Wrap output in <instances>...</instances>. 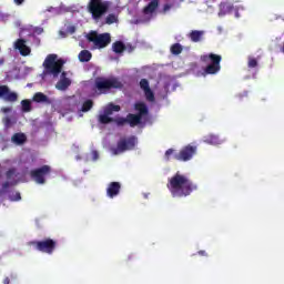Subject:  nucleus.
<instances>
[{
    "instance_id": "1",
    "label": "nucleus",
    "mask_w": 284,
    "mask_h": 284,
    "mask_svg": "<svg viewBox=\"0 0 284 284\" xmlns=\"http://www.w3.org/2000/svg\"><path fill=\"white\" fill-rule=\"evenodd\" d=\"M168 189L170 190L172 196L183 197L190 196L194 191L197 190L196 184H194L187 176L178 172L174 174L168 183Z\"/></svg>"
},
{
    "instance_id": "2",
    "label": "nucleus",
    "mask_w": 284,
    "mask_h": 284,
    "mask_svg": "<svg viewBox=\"0 0 284 284\" xmlns=\"http://www.w3.org/2000/svg\"><path fill=\"white\" fill-rule=\"evenodd\" d=\"M65 60L59 59V57L54 53L48 54L43 61V68L47 74H51L57 79L59 74H61V70H63V64Z\"/></svg>"
},
{
    "instance_id": "3",
    "label": "nucleus",
    "mask_w": 284,
    "mask_h": 284,
    "mask_svg": "<svg viewBox=\"0 0 284 284\" xmlns=\"http://www.w3.org/2000/svg\"><path fill=\"white\" fill-rule=\"evenodd\" d=\"M95 88L101 94H105L109 90H123V81L118 77L97 78Z\"/></svg>"
},
{
    "instance_id": "4",
    "label": "nucleus",
    "mask_w": 284,
    "mask_h": 284,
    "mask_svg": "<svg viewBox=\"0 0 284 284\" xmlns=\"http://www.w3.org/2000/svg\"><path fill=\"white\" fill-rule=\"evenodd\" d=\"M87 8L92 19H94V21H99L101 17L108 14V10H110V1L89 0Z\"/></svg>"
},
{
    "instance_id": "5",
    "label": "nucleus",
    "mask_w": 284,
    "mask_h": 284,
    "mask_svg": "<svg viewBox=\"0 0 284 284\" xmlns=\"http://www.w3.org/2000/svg\"><path fill=\"white\" fill-rule=\"evenodd\" d=\"M201 61H203V63H210L204 69V75L221 72V61H223V57L215 53H209L202 55Z\"/></svg>"
},
{
    "instance_id": "6",
    "label": "nucleus",
    "mask_w": 284,
    "mask_h": 284,
    "mask_svg": "<svg viewBox=\"0 0 284 284\" xmlns=\"http://www.w3.org/2000/svg\"><path fill=\"white\" fill-rule=\"evenodd\" d=\"M30 247H34L38 252H42V254H54V250H57V240L47 237L41 241H30L28 242Z\"/></svg>"
},
{
    "instance_id": "7",
    "label": "nucleus",
    "mask_w": 284,
    "mask_h": 284,
    "mask_svg": "<svg viewBox=\"0 0 284 284\" xmlns=\"http://www.w3.org/2000/svg\"><path fill=\"white\" fill-rule=\"evenodd\" d=\"M88 41L93 43L95 48L102 50L103 48H108L109 43H112V36L110 33H98L97 31H91L87 36Z\"/></svg>"
},
{
    "instance_id": "8",
    "label": "nucleus",
    "mask_w": 284,
    "mask_h": 284,
    "mask_svg": "<svg viewBox=\"0 0 284 284\" xmlns=\"http://www.w3.org/2000/svg\"><path fill=\"white\" fill-rule=\"evenodd\" d=\"M51 172L52 168L48 164H44L41 168L31 170L30 178L32 179V181H36L38 185H44L45 176H49Z\"/></svg>"
},
{
    "instance_id": "9",
    "label": "nucleus",
    "mask_w": 284,
    "mask_h": 284,
    "mask_svg": "<svg viewBox=\"0 0 284 284\" xmlns=\"http://www.w3.org/2000/svg\"><path fill=\"white\" fill-rule=\"evenodd\" d=\"M136 138H122L116 143V148L112 149L113 154H123V152H128L129 150H134L136 148Z\"/></svg>"
},
{
    "instance_id": "10",
    "label": "nucleus",
    "mask_w": 284,
    "mask_h": 284,
    "mask_svg": "<svg viewBox=\"0 0 284 284\" xmlns=\"http://www.w3.org/2000/svg\"><path fill=\"white\" fill-rule=\"evenodd\" d=\"M196 146L189 144L182 148L179 153H175L173 155V159H175V161H182L184 163L187 161H192V159H194L196 154Z\"/></svg>"
},
{
    "instance_id": "11",
    "label": "nucleus",
    "mask_w": 284,
    "mask_h": 284,
    "mask_svg": "<svg viewBox=\"0 0 284 284\" xmlns=\"http://www.w3.org/2000/svg\"><path fill=\"white\" fill-rule=\"evenodd\" d=\"M141 119H143L142 115L129 113L126 118H118L115 119V123L119 126L125 125L128 123L130 128H136L141 123Z\"/></svg>"
},
{
    "instance_id": "12",
    "label": "nucleus",
    "mask_w": 284,
    "mask_h": 284,
    "mask_svg": "<svg viewBox=\"0 0 284 284\" xmlns=\"http://www.w3.org/2000/svg\"><path fill=\"white\" fill-rule=\"evenodd\" d=\"M1 97L4 101H9L10 103H14L19 99L17 93L10 92V88H8V85H0V98Z\"/></svg>"
},
{
    "instance_id": "13",
    "label": "nucleus",
    "mask_w": 284,
    "mask_h": 284,
    "mask_svg": "<svg viewBox=\"0 0 284 284\" xmlns=\"http://www.w3.org/2000/svg\"><path fill=\"white\" fill-rule=\"evenodd\" d=\"M70 85H72V80H70V78H68V73L65 71H63L61 73L60 80L55 84V88H57V90L65 92V90H68L70 88Z\"/></svg>"
},
{
    "instance_id": "14",
    "label": "nucleus",
    "mask_w": 284,
    "mask_h": 284,
    "mask_svg": "<svg viewBox=\"0 0 284 284\" xmlns=\"http://www.w3.org/2000/svg\"><path fill=\"white\" fill-rule=\"evenodd\" d=\"M26 43H28V41L24 39H18L14 42L16 50H19V52L22 57H28L31 52L30 47H28Z\"/></svg>"
},
{
    "instance_id": "15",
    "label": "nucleus",
    "mask_w": 284,
    "mask_h": 284,
    "mask_svg": "<svg viewBox=\"0 0 284 284\" xmlns=\"http://www.w3.org/2000/svg\"><path fill=\"white\" fill-rule=\"evenodd\" d=\"M143 92H144V97H145L146 101H149V103H156V98L154 97V91H152V89H150V82L148 81V79H143Z\"/></svg>"
},
{
    "instance_id": "16",
    "label": "nucleus",
    "mask_w": 284,
    "mask_h": 284,
    "mask_svg": "<svg viewBox=\"0 0 284 284\" xmlns=\"http://www.w3.org/2000/svg\"><path fill=\"white\" fill-rule=\"evenodd\" d=\"M121 192V183L119 182H111L106 189V195L109 199H114V196H119Z\"/></svg>"
},
{
    "instance_id": "17",
    "label": "nucleus",
    "mask_w": 284,
    "mask_h": 284,
    "mask_svg": "<svg viewBox=\"0 0 284 284\" xmlns=\"http://www.w3.org/2000/svg\"><path fill=\"white\" fill-rule=\"evenodd\" d=\"M154 123V116L150 114L148 104H143V125H152Z\"/></svg>"
},
{
    "instance_id": "18",
    "label": "nucleus",
    "mask_w": 284,
    "mask_h": 284,
    "mask_svg": "<svg viewBox=\"0 0 284 284\" xmlns=\"http://www.w3.org/2000/svg\"><path fill=\"white\" fill-rule=\"evenodd\" d=\"M159 8V0H151V3H149L146 7L143 9V14L144 17L146 14H153L156 12Z\"/></svg>"
},
{
    "instance_id": "19",
    "label": "nucleus",
    "mask_w": 284,
    "mask_h": 284,
    "mask_svg": "<svg viewBox=\"0 0 284 284\" xmlns=\"http://www.w3.org/2000/svg\"><path fill=\"white\" fill-rule=\"evenodd\" d=\"M112 50L115 52V54H123L128 50V47L125 43H123V41H115L112 44Z\"/></svg>"
},
{
    "instance_id": "20",
    "label": "nucleus",
    "mask_w": 284,
    "mask_h": 284,
    "mask_svg": "<svg viewBox=\"0 0 284 284\" xmlns=\"http://www.w3.org/2000/svg\"><path fill=\"white\" fill-rule=\"evenodd\" d=\"M11 141L16 145H23L28 141V138L23 133H16L12 135Z\"/></svg>"
},
{
    "instance_id": "21",
    "label": "nucleus",
    "mask_w": 284,
    "mask_h": 284,
    "mask_svg": "<svg viewBox=\"0 0 284 284\" xmlns=\"http://www.w3.org/2000/svg\"><path fill=\"white\" fill-rule=\"evenodd\" d=\"M33 101L36 103H51L50 98L42 92L34 93Z\"/></svg>"
},
{
    "instance_id": "22",
    "label": "nucleus",
    "mask_w": 284,
    "mask_h": 284,
    "mask_svg": "<svg viewBox=\"0 0 284 284\" xmlns=\"http://www.w3.org/2000/svg\"><path fill=\"white\" fill-rule=\"evenodd\" d=\"M203 31L193 30L190 32L189 39H191L193 43H199V41H201V39L203 38Z\"/></svg>"
},
{
    "instance_id": "23",
    "label": "nucleus",
    "mask_w": 284,
    "mask_h": 284,
    "mask_svg": "<svg viewBox=\"0 0 284 284\" xmlns=\"http://www.w3.org/2000/svg\"><path fill=\"white\" fill-rule=\"evenodd\" d=\"M92 59V52H90L89 50H82L79 53V61H81V63H88V61H90Z\"/></svg>"
},
{
    "instance_id": "24",
    "label": "nucleus",
    "mask_w": 284,
    "mask_h": 284,
    "mask_svg": "<svg viewBox=\"0 0 284 284\" xmlns=\"http://www.w3.org/2000/svg\"><path fill=\"white\" fill-rule=\"evenodd\" d=\"M204 143H207L209 145H219L221 143V140H219V136L210 134L204 136Z\"/></svg>"
},
{
    "instance_id": "25",
    "label": "nucleus",
    "mask_w": 284,
    "mask_h": 284,
    "mask_svg": "<svg viewBox=\"0 0 284 284\" xmlns=\"http://www.w3.org/2000/svg\"><path fill=\"white\" fill-rule=\"evenodd\" d=\"M99 121L103 124V125H108V123H116V120H114V118H110L109 115L101 114L99 116Z\"/></svg>"
},
{
    "instance_id": "26",
    "label": "nucleus",
    "mask_w": 284,
    "mask_h": 284,
    "mask_svg": "<svg viewBox=\"0 0 284 284\" xmlns=\"http://www.w3.org/2000/svg\"><path fill=\"white\" fill-rule=\"evenodd\" d=\"M183 52V45L181 43H174L171 45V53H173L175 57H179Z\"/></svg>"
},
{
    "instance_id": "27",
    "label": "nucleus",
    "mask_w": 284,
    "mask_h": 284,
    "mask_svg": "<svg viewBox=\"0 0 284 284\" xmlns=\"http://www.w3.org/2000/svg\"><path fill=\"white\" fill-rule=\"evenodd\" d=\"M118 22H119V18L114 13H110L109 16H106L104 21L106 26H112V23H118Z\"/></svg>"
},
{
    "instance_id": "28",
    "label": "nucleus",
    "mask_w": 284,
    "mask_h": 284,
    "mask_svg": "<svg viewBox=\"0 0 284 284\" xmlns=\"http://www.w3.org/2000/svg\"><path fill=\"white\" fill-rule=\"evenodd\" d=\"M22 112H32V102L30 100H22Z\"/></svg>"
},
{
    "instance_id": "29",
    "label": "nucleus",
    "mask_w": 284,
    "mask_h": 284,
    "mask_svg": "<svg viewBox=\"0 0 284 284\" xmlns=\"http://www.w3.org/2000/svg\"><path fill=\"white\" fill-rule=\"evenodd\" d=\"M230 10H232V4H230L229 2L220 3V12L222 14H226V12H230Z\"/></svg>"
},
{
    "instance_id": "30",
    "label": "nucleus",
    "mask_w": 284,
    "mask_h": 284,
    "mask_svg": "<svg viewBox=\"0 0 284 284\" xmlns=\"http://www.w3.org/2000/svg\"><path fill=\"white\" fill-rule=\"evenodd\" d=\"M94 105V102L92 100H87L82 104V112H90Z\"/></svg>"
},
{
    "instance_id": "31",
    "label": "nucleus",
    "mask_w": 284,
    "mask_h": 284,
    "mask_svg": "<svg viewBox=\"0 0 284 284\" xmlns=\"http://www.w3.org/2000/svg\"><path fill=\"white\" fill-rule=\"evenodd\" d=\"M247 65L248 68H257L258 61L256 60V58L250 57Z\"/></svg>"
},
{
    "instance_id": "32",
    "label": "nucleus",
    "mask_w": 284,
    "mask_h": 284,
    "mask_svg": "<svg viewBox=\"0 0 284 284\" xmlns=\"http://www.w3.org/2000/svg\"><path fill=\"white\" fill-rule=\"evenodd\" d=\"M134 108L139 112L138 115L143 116V102L135 103Z\"/></svg>"
},
{
    "instance_id": "33",
    "label": "nucleus",
    "mask_w": 284,
    "mask_h": 284,
    "mask_svg": "<svg viewBox=\"0 0 284 284\" xmlns=\"http://www.w3.org/2000/svg\"><path fill=\"white\" fill-rule=\"evenodd\" d=\"M14 174H17V169H9L6 172V178L8 179V181H10L12 179V176H14Z\"/></svg>"
},
{
    "instance_id": "34",
    "label": "nucleus",
    "mask_w": 284,
    "mask_h": 284,
    "mask_svg": "<svg viewBox=\"0 0 284 284\" xmlns=\"http://www.w3.org/2000/svg\"><path fill=\"white\" fill-rule=\"evenodd\" d=\"M174 154V149H168L164 153L165 161H170V158Z\"/></svg>"
},
{
    "instance_id": "35",
    "label": "nucleus",
    "mask_w": 284,
    "mask_h": 284,
    "mask_svg": "<svg viewBox=\"0 0 284 284\" xmlns=\"http://www.w3.org/2000/svg\"><path fill=\"white\" fill-rule=\"evenodd\" d=\"M109 106H111L112 112H121V106L119 104L110 103Z\"/></svg>"
},
{
    "instance_id": "36",
    "label": "nucleus",
    "mask_w": 284,
    "mask_h": 284,
    "mask_svg": "<svg viewBox=\"0 0 284 284\" xmlns=\"http://www.w3.org/2000/svg\"><path fill=\"white\" fill-rule=\"evenodd\" d=\"M29 37L33 38V41L37 45H40L41 43V39L37 38V36L34 33H30Z\"/></svg>"
},
{
    "instance_id": "37",
    "label": "nucleus",
    "mask_w": 284,
    "mask_h": 284,
    "mask_svg": "<svg viewBox=\"0 0 284 284\" xmlns=\"http://www.w3.org/2000/svg\"><path fill=\"white\" fill-rule=\"evenodd\" d=\"M104 114H106V116H111V114H113V111L111 109L110 105H108L105 109H104Z\"/></svg>"
},
{
    "instance_id": "38",
    "label": "nucleus",
    "mask_w": 284,
    "mask_h": 284,
    "mask_svg": "<svg viewBox=\"0 0 284 284\" xmlns=\"http://www.w3.org/2000/svg\"><path fill=\"white\" fill-rule=\"evenodd\" d=\"M33 32H34L36 34H43V28L37 27V28L33 29Z\"/></svg>"
},
{
    "instance_id": "39",
    "label": "nucleus",
    "mask_w": 284,
    "mask_h": 284,
    "mask_svg": "<svg viewBox=\"0 0 284 284\" xmlns=\"http://www.w3.org/2000/svg\"><path fill=\"white\" fill-rule=\"evenodd\" d=\"M91 154H92L93 161H99V151H92Z\"/></svg>"
},
{
    "instance_id": "40",
    "label": "nucleus",
    "mask_w": 284,
    "mask_h": 284,
    "mask_svg": "<svg viewBox=\"0 0 284 284\" xmlns=\"http://www.w3.org/2000/svg\"><path fill=\"white\" fill-rule=\"evenodd\" d=\"M171 9H172L171 4H164L163 9H162V12L165 14V12H169V10H171Z\"/></svg>"
},
{
    "instance_id": "41",
    "label": "nucleus",
    "mask_w": 284,
    "mask_h": 284,
    "mask_svg": "<svg viewBox=\"0 0 284 284\" xmlns=\"http://www.w3.org/2000/svg\"><path fill=\"white\" fill-rule=\"evenodd\" d=\"M11 201H21V193L17 192L13 197H11Z\"/></svg>"
},
{
    "instance_id": "42",
    "label": "nucleus",
    "mask_w": 284,
    "mask_h": 284,
    "mask_svg": "<svg viewBox=\"0 0 284 284\" xmlns=\"http://www.w3.org/2000/svg\"><path fill=\"white\" fill-rule=\"evenodd\" d=\"M68 32H70V34H74L77 32V28L74 26H71L68 28Z\"/></svg>"
},
{
    "instance_id": "43",
    "label": "nucleus",
    "mask_w": 284,
    "mask_h": 284,
    "mask_svg": "<svg viewBox=\"0 0 284 284\" xmlns=\"http://www.w3.org/2000/svg\"><path fill=\"white\" fill-rule=\"evenodd\" d=\"M12 123V120H10V118H6L4 119V125L6 128H10V124Z\"/></svg>"
},
{
    "instance_id": "44",
    "label": "nucleus",
    "mask_w": 284,
    "mask_h": 284,
    "mask_svg": "<svg viewBox=\"0 0 284 284\" xmlns=\"http://www.w3.org/2000/svg\"><path fill=\"white\" fill-rule=\"evenodd\" d=\"M24 2L26 0H13V3H16V6H23Z\"/></svg>"
},
{
    "instance_id": "45",
    "label": "nucleus",
    "mask_w": 284,
    "mask_h": 284,
    "mask_svg": "<svg viewBox=\"0 0 284 284\" xmlns=\"http://www.w3.org/2000/svg\"><path fill=\"white\" fill-rule=\"evenodd\" d=\"M8 187H10V182H4L2 184V190H8Z\"/></svg>"
},
{
    "instance_id": "46",
    "label": "nucleus",
    "mask_w": 284,
    "mask_h": 284,
    "mask_svg": "<svg viewBox=\"0 0 284 284\" xmlns=\"http://www.w3.org/2000/svg\"><path fill=\"white\" fill-rule=\"evenodd\" d=\"M12 109L10 108H2V112H4V114H8V112H11Z\"/></svg>"
},
{
    "instance_id": "47",
    "label": "nucleus",
    "mask_w": 284,
    "mask_h": 284,
    "mask_svg": "<svg viewBox=\"0 0 284 284\" xmlns=\"http://www.w3.org/2000/svg\"><path fill=\"white\" fill-rule=\"evenodd\" d=\"M197 254L200 256H207V253L205 251H199Z\"/></svg>"
},
{
    "instance_id": "48",
    "label": "nucleus",
    "mask_w": 284,
    "mask_h": 284,
    "mask_svg": "<svg viewBox=\"0 0 284 284\" xmlns=\"http://www.w3.org/2000/svg\"><path fill=\"white\" fill-rule=\"evenodd\" d=\"M3 284H10V277H6V278L3 280Z\"/></svg>"
},
{
    "instance_id": "49",
    "label": "nucleus",
    "mask_w": 284,
    "mask_h": 284,
    "mask_svg": "<svg viewBox=\"0 0 284 284\" xmlns=\"http://www.w3.org/2000/svg\"><path fill=\"white\" fill-rule=\"evenodd\" d=\"M6 63V59L0 57V65H3Z\"/></svg>"
},
{
    "instance_id": "50",
    "label": "nucleus",
    "mask_w": 284,
    "mask_h": 284,
    "mask_svg": "<svg viewBox=\"0 0 284 284\" xmlns=\"http://www.w3.org/2000/svg\"><path fill=\"white\" fill-rule=\"evenodd\" d=\"M140 88L143 90V80H140Z\"/></svg>"
},
{
    "instance_id": "51",
    "label": "nucleus",
    "mask_w": 284,
    "mask_h": 284,
    "mask_svg": "<svg viewBox=\"0 0 284 284\" xmlns=\"http://www.w3.org/2000/svg\"><path fill=\"white\" fill-rule=\"evenodd\" d=\"M239 98H240V99H242V98H243V95H239Z\"/></svg>"
},
{
    "instance_id": "52",
    "label": "nucleus",
    "mask_w": 284,
    "mask_h": 284,
    "mask_svg": "<svg viewBox=\"0 0 284 284\" xmlns=\"http://www.w3.org/2000/svg\"><path fill=\"white\" fill-rule=\"evenodd\" d=\"M144 21H146V20H145V17H144Z\"/></svg>"
}]
</instances>
